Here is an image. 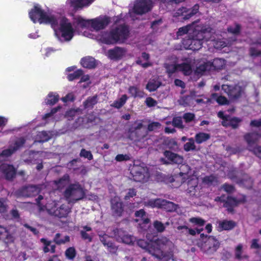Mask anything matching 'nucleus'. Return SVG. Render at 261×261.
Segmentation results:
<instances>
[{
	"label": "nucleus",
	"mask_w": 261,
	"mask_h": 261,
	"mask_svg": "<svg viewBox=\"0 0 261 261\" xmlns=\"http://www.w3.org/2000/svg\"><path fill=\"white\" fill-rule=\"evenodd\" d=\"M190 222L194 224V226H202L205 223V221L198 217L191 218L189 220Z\"/></svg>",
	"instance_id": "nucleus-47"
},
{
	"label": "nucleus",
	"mask_w": 261,
	"mask_h": 261,
	"mask_svg": "<svg viewBox=\"0 0 261 261\" xmlns=\"http://www.w3.org/2000/svg\"><path fill=\"white\" fill-rule=\"evenodd\" d=\"M111 204L113 215L115 216H120L123 212V208L122 203L120 202L119 198L115 197L112 200Z\"/></svg>",
	"instance_id": "nucleus-25"
},
{
	"label": "nucleus",
	"mask_w": 261,
	"mask_h": 261,
	"mask_svg": "<svg viewBox=\"0 0 261 261\" xmlns=\"http://www.w3.org/2000/svg\"><path fill=\"white\" fill-rule=\"evenodd\" d=\"M234 226V223L230 221H224L220 222L219 227L221 229L229 230L232 229Z\"/></svg>",
	"instance_id": "nucleus-36"
},
{
	"label": "nucleus",
	"mask_w": 261,
	"mask_h": 261,
	"mask_svg": "<svg viewBox=\"0 0 261 261\" xmlns=\"http://www.w3.org/2000/svg\"><path fill=\"white\" fill-rule=\"evenodd\" d=\"M100 240L105 246L107 247L108 250L112 253H115L117 250L116 246L114 245L110 241V238L107 234L102 235L101 233L99 234Z\"/></svg>",
	"instance_id": "nucleus-24"
},
{
	"label": "nucleus",
	"mask_w": 261,
	"mask_h": 261,
	"mask_svg": "<svg viewBox=\"0 0 261 261\" xmlns=\"http://www.w3.org/2000/svg\"><path fill=\"white\" fill-rule=\"evenodd\" d=\"M65 196L70 202L79 200L85 197L92 200L97 199V196L94 194L86 195L84 189L78 183L70 185L65 191Z\"/></svg>",
	"instance_id": "nucleus-9"
},
{
	"label": "nucleus",
	"mask_w": 261,
	"mask_h": 261,
	"mask_svg": "<svg viewBox=\"0 0 261 261\" xmlns=\"http://www.w3.org/2000/svg\"><path fill=\"white\" fill-rule=\"evenodd\" d=\"M129 159L128 155L123 154H118L115 158L116 160L118 162L126 161Z\"/></svg>",
	"instance_id": "nucleus-60"
},
{
	"label": "nucleus",
	"mask_w": 261,
	"mask_h": 261,
	"mask_svg": "<svg viewBox=\"0 0 261 261\" xmlns=\"http://www.w3.org/2000/svg\"><path fill=\"white\" fill-rule=\"evenodd\" d=\"M59 96L56 93H50L46 97L45 102L47 105H53L59 100Z\"/></svg>",
	"instance_id": "nucleus-34"
},
{
	"label": "nucleus",
	"mask_w": 261,
	"mask_h": 261,
	"mask_svg": "<svg viewBox=\"0 0 261 261\" xmlns=\"http://www.w3.org/2000/svg\"><path fill=\"white\" fill-rule=\"evenodd\" d=\"M222 89L232 99L239 97L244 92V89L240 85L233 87L227 85H223Z\"/></svg>",
	"instance_id": "nucleus-19"
},
{
	"label": "nucleus",
	"mask_w": 261,
	"mask_h": 261,
	"mask_svg": "<svg viewBox=\"0 0 261 261\" xmlns=\"http://www.w3.org/2000/svg\"><path fill=\"white\" fill-rule=\"evenodd\" d=\"M83 67L88 68H92L95 66V59L90 57H87L83 58L81 61Z\"/></svg>",
	"instance_id": "nucleus-30"
},
{
	"label": "nucleus",
	"mask_w": 261,
	"mask_h": 261,
	"mask_svg": "<svg viewBox=\"0 0 261 261\" xmlns=\"http://www.w3.org/2000/svg\"><path fill=\"white\" fill-rule=\"evenodd\" d=\"M40 192V189L35 186H31L25 188L23 191V196H33Z\"/></svg>",
	"instance_id": "nucleus-28"
},
{
	"label": "nucleus",
	"mask_w": 261,
	"mask_h": 261,
	"mask_svg": "<svg viewBox=\"0 0 261 261\" xmlns=\"http://www.w3.org/2000/svg\"><path fill=\"white\" fill-rule=\"evenodd\" d=\"M73 94L72 93H69L67 94L65 97L62 98V100L64 102H67L69 101H72L73 99Z\"/></svg>",
	"instance_id": "nucleus-64"
},
{
	"label": "nucleus",
	"mask_w": 261,
	"mask_h": 261,
	"mask_svg": "<svg viewBox=\"0 0 261 261\" xmlns=\"http://www.w3.org/2000/svg\"><path fill=\"white\" fill-rule=\"evenodd\" d=\"M76 22L82 28H91L98 31L107 27L110 22V18L105 15H101L93 19H84L78 16Z\"/></svg>",
	"instance_id": "nucleus-8"
},
{
	"label": "nucleus",
	"mask_w": 261,
	"mask_h": 261,
	"mask_svg": "<svg viewBox=\"0 0 261 261\" xmlns=\"http://www.w3.org/2000/svg\"><path fill=\"white\" fill-rule=\"evenodd\" d=\"M69 182V176L67 175H64L58 181H54V188L55 189L61 190L63 187L67 185Z\"/></svg>",
	"instance_id": "nucleus-31"
},
{
	"label": "nucleus",
	"mask_w": 261,
	"mask_h": 261,
	"mask_svg": "<svg viewBox=\"0 0 261 261\" xmlns=\"http://www.w3.org/2000/svg\"><path fill=\"white\" fill-rule=\"evenodd\" d=\"M53 136L51 132H39L35 139V142H43L48 141Z\"/></svg>",
	"instance_id": "nucleus-29"
},
{
	"label": "nucleus",
	"mask_w": 261,
	"mask_h": 261,
	"mask_svg": "<svg viewBox=\"0 0 261 261\" xmlns=\"http://www.w3.org/2000/svg\"><path fill=\"white\" fill-rule=\"evenodd\" d=\"M126 54V50L123 48L116 47L109 50L107 56L112 60H119L123 57Z\"/></svg>",
	"instance_id": "nucleus-23"
},
{
	"label": "nucleus",
	"mask_w": 261,
	"mask_h": 261,
	"mask_svg": "<svg viewBox=\"0 0 261 261\" xmlns=\"http://www.w3.org/2000/svg\"><path fill=\"white\" fill-rule=\"evenodd\" d=\"M188 140L189 142L184 145V148L185 150L189 151L194 150L195 149V145L194 139L193 138H190Z\"/></svg>",
	"instance_id": "nucleus-46"
},
{
	"label": "nucleus",
	"mask_w": 261,
	"mask_h": 261,
	"mask_svg": "<svg viewBox=\"0 0 261 261\" xmlns=\"http://www.w3.org/2000/svg\"><path fill=\"white\" fill-rule=\"evenodd\" d=\"M240 30V27L238 25H234L233 27H231L228 29V31L229 33H232L233 34H237L239 33Z\"/></svg>",
	"instance_id": "nucleus-56"
},
{
	"label": "nucleus",
	"mask_w": 261,
	"mask_h": 261,
	"mask_svg": "<svg viewBox=\"0 0 261 261\" xmlns=\"http://www.w3.org/2000/svg\"><path fill=\"white\" fill-rule=\"evenodd\" d=\"M95 0H67L65 9L70 11L88 7Z\"/></svg>",
	"instance_id": "nucleus-17"
},
{
	"label": "nucleus",
	"mask_w": 261,
	"mask_h": 261,
	"mask_svg": "<svg viewBox=\"0 0 261 261\" xmlns=\"http://www.w3.org/2000/svg\"><path fill=\"white\" fill-rule=\"evenodd\" d=\"M179 169L180 173L179 175L176 176L175 179L173 177H170L169 182L173 183L171 186L172 187L177 188L180 186V183L178 181V180H182L183 183L188 180L187 185L189 186L188 189V192L191 195H195L196 194L194 190L197 187L198 181L197 175H195V173L190 169L189 166L186 164L181 165L180 166Z\"/></svg>",
	"instance_id": "nucleus-4"
},
{
	"label": "nucleus",
	"mask_w": 261,
	"mask_h": 261,
	"mask_svg": "<svg viewBox=\"0 0 261 261\" xmlns=\"http://www.w3.org/2000/svg\"><path fill=\"white\" fill-rule=\"evenodd\" d=\"M8 122V118L0 116V133L2 132L3 128L6 126Z\"/></svg>",
	"instance_id": "nucleus-52"
},
{
	"label": "nucleus",
	"mask_w": 261,
	"mask_h": 261,
	"mask_svg": "<svg viewBox=\"0 0 261 261\" xmlns=\"http://www.w3.org/2000/svg\"><path fill=\"white\" fill-rule=\"evenodd\" d=\"M66 256L67 258L70 259H73L75 255V250L74 248L70 247L65 252Z\"/></svg>",
	"instance_id": "nucleus-50"
},
{
	"label": "nucleus",
	"mask_w": 261,
	"mask_h": 261,
	"mask_svg": "<svg viewBox=\"0 0 261 261\" xmlns=\"http://www.w3.org/2000/svg\"><path fill=\"white\" fill-rule=\"evenodd\" d=\"M127 96L124 94L118 100H116L111 105V106L119 109L122 107L126 102Z\"/></svg>",
	"instance_id": "nucleus-39"
},
{
	"label": "nucleus",
	"mask_w": 261,
	"mask_h": 261,
	"mask_svg": "<svg viewBox=\"0 0 261 261\" xmlns=\"http://www.w3.org/2000/svg\"><path fill=\"white\" fill-rule=\"evenodd\" d=\"M4 236H6L7 243H11L14 241V237L8 233L5 228L0 226V237L4 238Z\"/></svg>",
	"instance_id": "nucleus-40"
},
{
	"label": "nucleus",
	"mask_w": 261,
	"mask_h": 261,
	"mask_svg": "<svg viewBox=\"0 0 261 261\" xmlns=\"http://www.w3.org/2000/svg\"><path fill=\"white\" fill-rule=\"evenodd\" d=\"M198 246L204 253L210 255L216 251L219 246V243L213 237H205L198 243Z\"/></svg>",
	"instance_id": "nucleus-13"
},
{
	"label": "nucleus",
	"mask_w": 261,
	"mask_h": 261,
	"mask_svg": "<svg viewBox=\"0 0 261 261\" xmlns=\"http://www.w3.org/2000/svg\"><path fill=\"white\" fill-rule=\"evenodd\" d=\"M136 221L139 222L140 227L145 230L146 225L148 224L149 220L143 210H140L135 213Z\"/></svg>",
	"instance_id": "nucleus-22"
},
{
	"label": "nucleus",
	"mask_w": 261,
	"mask_h": 261,
	"mask_svg": "<svg viewBox=\"0 0 261 261\" xmlns=\"http://www.w3.org/2000/svg\"><path fill=\"white\" fill-rule=\"evenodd\" d=\"M161 85L159 77L150 79L146 86V89L150 92L155 91Z\"/></svg>",
	"instance_id": "nucleus-27"
},
{
	"label": "nucleus",
	"mask_w": 261,
	"mask_h": 261,
	"mask_svg": "<svg viewBox=\"0 0 261 261\" xmlns=\"http://www.w3.org/2000/svg\"><path fill=\"white\" fill-rule=\"evenodd\" d=\"M128 92L130 95L134 97L142 98L144 96L143 91L140 90L136 86H131L128 88Z\"/></svg>",
	"instance_id": "nucleus-33"
},
{
	"label": "nucleus",
	"mask_w": 261,
	"mask_h": 261,
	"mask_svg": "<svg viewBox=\"0 0 261 261\" xmlns=\"http://www.w3.org/2000/svg\"><path fill=\"white\" fill-rule=\"evenodd\" d=\"M164 155L168 160L165 163H175L180 164L183 162V158L176 153L171 152L169 151L164 152Z\"/></svg>",
	"instance_id": "nucleus-26"
},
{
	"label": "nucleus",
	"mask_w": 261,
	"mask_h": 261,
	"mask_svg": "<svg viewBox=\"0 0 261 261\" xmlns=\"http://www.w3.org/2000/svg\"><path fill=\"white\" fill-rule=\"evenodd\" d=\"M60 109H61V107H58V108H54V109H52L50 113L45 114V115L44 116V118L45 119H49L50 118H52L53 116H54V115L55 113H56Z\"/></svg>",
	"instance_id": "nucleus-54"
},
{
	"label": "nucleus",
	"mask_w": 261,
	"mask_h": 261,
	"mask_svg": "<svg viewBox=\"0 0 261 261\" xmlns=\"http://www.w3.org/2000/svg\"><path fill=\"white\" fill-rule=\"evenodd\" d=\"M219 118L222 119V124L223 126H231L233 128H236L238 125L240 120L236 118H230V117L224 114V112L220 111L218 113Z\"/></svg>",
	"instance_id": "nucleus-21"
},
{
	"label": "nucleus",
	"mask_w": 261,
	"mask_h": 261,
	"mask_svg": "<svg viewBox=\"0 0 261 261\" xmlns=\"http://www.w3.org/2000/svg\"><path fill=\"white\" fill-rule=\"evenodd\" d=\"M154 228L156 229V230L159 232H162L165 229V226L163 223L159 221H155L153 224Z\"/></svg>",
	"instance_id": "nucleus-53"
},
{
	"label": "nucleus",
	"mask_w": 261,
	"mask_h": 261,
	"mask_svg": "<svg viewBox=\"0 0 261 261\" xmlns=\"http://www.w3.org/2000/svg\"><path fill=\"white\" fill-rule=\"evenodd\" d=\"M194 118V115L192 113H186L184 115V119L186 122L191 121Z\"/></svg>",
	"instance_id": "nucleus-61"
},
{
	"label": "nucleus",
	"mask_w": 261,
	"mask_h": 261,
	"mask_svg": "<svg viewBox=\"0 0 261 261\" xmlns=\"http://www.w3.org/2000/svg\"><path fill=\"white\" fill-rule=\"evenodd\" d=\"M199 6L195 5L192 8L182 7L178 9L174 13V17H181L182 19H188L193 15L195 14L198 11Z\"/></svg>",
	"instance_id": "nucleus-16"
},
{
	"label": "nucleus",
	"mask_w": 261,
	"mask_h": 261,
	"mask_svg": "<svg viewBox=\"0 0 261 261\" xmlns=\"http://www.w3.org/2000/svg\"><path fill=\"white\" fill-rule=\"evenodd\" d=\"M83 74V71L81 69H78L74 71L72 73H69L67 74V79L69 81H73L76 79L79 78L81 75Z\"/></svg>",
	"instance_id": "nucleus-44"
},
{
	"label": "nucleus",
	"mask_w": 261,
	"mask_h": 261,
	"mask_svg": "<svg viewBox=\"0 0 261 261\" xmlns=\"http://www.w3.org/2000/svg\"><path fill=\"white\" fill-rule=\"evenodd\" d=\"M145 102L149 107L155 106L157 104L156 101L151 97L147 98Z\"/></svg>",
	"instance_id": "nucleus-57"
},
{
	"label": "nucleus",
	"mask_w": 261,
	"mask_h": 261,
	"mask_svg": "<svg viewBox=\"0 0 261 261\" xmlns=\"http://www.w3.org/2000/svg\"><path fill=\"white\" fill-rule=\"evenodd\" d=\"M149 56V55L143 53L142 54L141 57L139 58L137 61V63L141 65L143 67L146 68L151 65V64L148 61Z\"/></svg>",
	"instance_id": "nucleus-32"
},
{
	"label": "nucleus",
	"mask_w": 261,
	"mask_h": 261,
	"mask_svg": "<svg viewBox=\"0 0 261 261\" xmlns=\"http://www.w3.org/2000/svg\"><path fill=\"white\" fill-rule=\"evenodd\" d=\"M77 113V111L74 110H71L67 112L65 117L69 119L70 118H72V117L74 116Z\"/></svg>",
	"instance_id": "nucleus-62"
},
{
	"label": "nucleus",
	"mask_w": 261,
	"mask_h": 261,
	"mask_svg": "<svg viewBox=\"0 0 261 261\" xmlns=\"http://www.w3.org/2000/svg\"><path fill=\"white\" fill-rule=\"evenodd\" d=\"M245 138L249 146V149L252 150L254 154L261 159V147L257 146L255 147L254 149H252L251 148L253 144H255L260 138H261V135L258 134L250 133L246 135Z\"/></svg>",
	"instance_id": "nucleus-18"
},
{
	"label": "nucleus",
	"mask_w": 261,
	"mask_h": 261,
	"mask_svg": "<svg viewBox=\"0 0 261 261\" xmlns=\"http://www.w3.org/2000/svg\"><path fill=\"white\" fill-rule=\"evenodd\" d=\"M130 174L133 179L138 182H146L150 177L148 169L143 165H134L130 169Z\"/></svg>",
	"instance_id": "nucleus-14"
},
{
	"label": "nucleus",
	"mask_w": 261,
	"mask_h": 261,
	"mask_svg": "<svg viewBox=\"0 0 261 261\" xmlns=\"http://www.w3.org/2000/svg\"><path fill=\"white\" fill-rule=\"evenodd\" d=\"M128 36V30L126 26L120 23L110 32H103L95 37V39L105 44H113L123 42Z\"/></svg>",
	"instance_id": "nucleus-5"
},
{
	"label": "nucleus",
	"mask_w": 261,
	"mask_h": 261,
	"mask_svg": "<svg viewBox=\"0 0 261 261\" xmlns=\"http://www.w3.org/2000/svg\"><path fill=\"white\" fill-rule=\"evenodd\" d=\"M243 246L240 244L237 246L236 249V256L238 259H242L246 257V255H242Z\"/></svg>",
	"instance_id": "nucleus-49"
},
{
	"label": "nucleus",
	"mask_w": 261,
	"mask_h": 261,
	"mask_svg": "<svg viewBox=\"0 0 261 261\" xmlns=\"http://www.w3.org/2000/svg\"><path fill=\"white\" fill-rule=\"evenodd\" d=\"M161 208H164L167 211H173L176 209V205L172 202L162 200Z\"/></svg>",
	"instance_id": "nucleus-35"
},
{
	"label": "nucleus",
	"mask_w": 261,
	"mask_h": 261,
	"mask_svg": "<svg viewBox=\"0 0 261 261\" xmlns=\"http://www.w3.org/2000/svg\"><path fill=\"white\" fill-rule=\"evenodd\" d=\"M216 180V178L214 176H206L203 178V182L209 184H212Z\"/></svg>",
	"instance_id": "nucleus-59"
},
{
	"label": "nucleus",
	"mask_w": 261,
	"mask_h": 261,
	"mask_svg": "<svg viewBox=\"0 0 261 261\" xmlns=\"http://www.w3.org/2000/svg\"><path fill=\"white\" fill-rule=\"evenodd\" d=\"M225 64V61L222 59L219 58L214 59L212 63L203 61L197 68L196 72L198 74H201L205 71L212 69L213 68L220 69L222 68Z\"/></svg>",
	"instance_id": "nucleus-15"
},
{
	"label": "nucleus",
	"mask_w": 261,
	"mask_h": 261,
	"mask_svg": "<svg viewBox=\"0 0 261 261\" xmlns=\"http://www.w3.org/2000/svg\"><path fill=\"white\" fill-rule=\"evenodd\" d=\"M37 202L40 204L39 201ZM57 205H59L58 203L55 201H51L46 204L44 208L42 207L40 205H39V206L41 211H44L45 209L47 212L50 215L59 217H66L70 212V208L66 205H62L58 209L57 208Z\"/></svg>",
	"instance_id": "nucleus-12"
},
{
	"label": "nucleus",
	"mask_w": 261,
	"mask_h": 261,
	"mask_svg": "<svg viewBox=\"0 0 261 261\" xmlns=\"http://www.w3.org/2000/svg\"><path fill=\"white\" fill-rule=\"evenodd\" d=\"M78 17L75 18L73 23L65 17H62L57 20L55 24L51 25L55 30V34L57 39L62 42L70 41L75 35L76 32H79V28H82L76 22Z\"/></svg>",
	"instance_id": "nucleus-2"
},
{
	"label": "nucleus",
	"mask_w": 261,
	"mask_h": 261,
	"mask_svg": "<svg viewBox=\"0 0 261 261\" xmlns=\"http://www.w3.org/2000/svg\"><path fill=\"white\" fill-rule=\"evenodd\" d=\"M41 241L44 245L43 250L45 252H51L53 253L55 252V246L54 245H51L50 242L44 239H42Z\"/></svg>",
	"instance_id": "nucleus-38"
},
{
	"label": "nucleus",
	"mask_w": 261,
	"mask_h": 261,
	"mask_svg": "<svg viewBox=\"0 0 261 261\" xmlns=\"http://www.w3.org/2000/svg\"><path fill=\"white\" fill-rule=\"evenodd\" d=\"M162 200L161 199H151L148 202H145V205L151 207H161Z\"/></svg>",
	"instance_id": "nucleus-41"
},
{
	"label": "nucleus",
	"mask_w": 261,
	"mask_h": 261,
	"mask_svg": "<svg viewBox=\"0 0 261 261\" xmlns=\"http://www.w3.org/2000/svg\"><path fill=\"white\" fill-rule=\"evenodd\" d=\"M29 15L30 18L34 23H49L54 25L56 21V17L52 14L51 11L48 8L43 9L40 5L38 4L34 5L30 10Z\"/></svg>",
	"instance_id": "nucleus-6"
},
{
	"label": "nucleus",
	"mask_w": 261,
	"mask_h": 261,
	"mask_svg": "<svg viewBox=\"0 0 261 261\" xmlns=\"http://www.w3.org/2000/svg\"><path fill=\"white\" fill-rule=\"evenodd\" d=\"M161 127V124L159 122H152L148 125V129L149 130H154Z\"/></svg>",
	"instance_id": "nucleus-55"
},
{
	"label": "nucleus",
	"mask_w": 261,
	"mask_h": 261,
	"mask_svg": "<svg viewBox=\"0 0 261 261\" xmlns=\"http://www.w3.org/2000/svg\"><path fill=\"white\" fill-rule=\"evenodd\" d=\"M242 198L240 199L239 200H237L232 197H228L227 199V202L224 204V206H227V203H230L232 205H237L239 202H242L245 200V197L244 196H242Z\"/></svg>",
	"instance_id": "nucleus-48"
},
{
	"label": "nucleus",
	"mask_w": 261,
	"mask_h": 261,
	"mask_svg": "<svg viewBox=\"0 0 261 261\" xmlns=\"http://www.w3.org/2000/svg\"><path fill=\"white\" fill-rule=\"evenodd\" d=\"M114 233L116 239L119 242L130 245L133 244L136 241V239L133 236L126 234L122 230H118Z\"/></svg>",
	"instance_id": "nucleus-20"
},
{
	"label": "nucleus",
	"mask_w": 261,
	"mask_h": 261,
	"mask_svg": "<svg viewBox=\"0 0 261 261\" xmlns=\"http://www.w3.org/2000/svg\"><path fill=\"white\" fill-rule=\"evenodd\" d=\"M176 62V60L174 59L173 61H169L165 63V67L169 75L178 71H182L185 75H189L192 72V59H187L180 64H177Z\"/></svg>",
	"instance_id": "nucleus-10"
},
{
	"label": "nucleus",
	"mask_w": 261,
	"mask_h": 261,
	"mask_svg": "<svg viewBox=\"0 0 261 261\" xmlns=\"http://www.w3.org/2000/svg\"><path fill=\"white\" fill-rule=\"evenodd\" d=\"M209 35L204 33L197 34L188 36V38L185 39L182 42L183 48L187 49L193 50H198L201 48L203 42L210 41L209 44H212L216 49H221L229 44L225 41H221L219 35L213 33L212 29L207 30Z\"/></svg>",
	"instance_id": "nucleus-1"
},
{
	"label": "nucleus",
	"mask_w": 261,
	"mask_h": 261,
	"mask_svg": "<svg viewBox=\"0 0 261 261\" xmlns=\"http://www.w3.org/2000/svg\"><path fill=\"white\" fill-rule=\"evenodd\" d=\"M97 102V97L96 96H93L92 97L89 98L85 102V107L86 108H88L92 106L95 105Z\"/></svg>",
	"instance_id": "nucleus-51"
},
{
	"label": "nucleus",
	"mask_w": 261,
	"mask_h": 261,
	"mask_svg": "<svg viewBox=\"0 0 261 261\" xmlns=\"http://www.w3.org/2000/svg\"><path fill=\"white\" fill-rule=\"evenodd\" d=\"M212 98L216 100L220 105H225L228 103V100L224 96H218L217 94H213L212 95Z\"/></svg>",
	"instance_id": "nucleus-43"
},
{
	"label": "nucleus",
	"mask_w": 261,
	"mask_h": 261,
	"mask_svg": "<svg viewBox=\"0 0 261 261\" xmlns=\"http://www.w3.org/2000/svg\"><path fill=\"white\" fill-rule=\"evenodd\" d=\"M24 143L23 138L18 139L14 144L8 149L4 150L0 154V176L5 175L8 179H11L15 174V168L11 165L1 163L6 158L11 155L15 151Z\"/></svg>",
	"instance_id": "nucleus-7"
},
{
	"label": "nucleus",
	"mask_w": 261,
	"mask_h": 261,
	"mask_svg": "<svg viewBox=\"0 0 261 261\" xmlns=\"http://www.w3.org/2000/svg\"><path fill=\"white\" fill-rule=\"evenodd\" d=\"M250 125L253 127H260L261 126V119L254 120L251 122Z\"/></svg>",
	"instance_id": "nucleus-63"
},
{
	"label": "nucleus",
	"mask_w": 261,
	"mask_h": 261,
	"mask_svg": "<svg viewBox=\"0 0 261 261\" xmlns=\"http://www.w3.org/2000/svg\"><path fill=\"white\" fill-rule=\"evenodd\" d=\"M138 244L140 247L147 250L152 256L165 261H167L168 258H166L164 252L173 247L172 243L166 238L150 240L149 243L143 240H139Z\"/></svg>",
	"instance_id": "nucleus-3"
},
{
	"label": "nucleus",
	"mask_w": 261,
	"mask_h": 261,
	"mask_svg": "<svg viewBox=\"0 0 261 261\" xmlns=\"http://www.w3.org/2000/svg\"><path fill=\"white\" fill-rule=\"evenodd\" d=\"M165 123L167 125L172 123V126H173L180 128H183L181 118L180 117H176L174 118L172 122H171V121H166Z\"/></svg>",
	"instance_id": "nucleus-37"
},
{
	"label": "nucleus",
	"mask_w": 261,
	"mask_h": 261,
	"mask_svg": "<svg viewBox=\"0 0 261 261\" xmlns=\"http://www.w3.org/2000/svg\"><path fill=\"white\" fill-rule=\"evenodd\" d=\"M210 138L208 134L203 133H200L197 134L195 136L196 141L197 143H201L202 142L205 141Z\"/></svg>",
	"instance_id": "nucleus-42"
},
{
	"label": "nucleus",
	"mask_w": 261,
	"mask_h": 261,
	"mask_svg": "<svg viewBox=\"0 0 261 261\" xmlns=\"http://www.w3.org/2000/svg\"><path fill=\"white\" fill-rule=\"evenodd\" d=\"M211 29L209 27L204 26L199 21H195L190 25L180 28L177 33L178 36L187 34L188 37L201 32L209 35L207 30Z\"/></svg>",
	"instance_id": "nucleus-11"
},
{
	"label": "nucleus",
	"mask_w": 261,
	"mask_h": 261,
	"mask_svg": "<svg viewBox=\"0 0 261 261\" xmlns=\"http://www.w3.org/2000/svg\"><path fill=\"white\" fill-rule=\"evenodd\" d=\"M80 154L81 156L86 158L89 160H91L92 159V155L91 152L85 149L82 150Z\"/></svg>",
	"instance_id": "nucleus-58"
},
{
	"label": "nucleus",
	"mask_w": 261,
	"mask_h": 261,
	"mask_svg": "<svg viewBox=\"0 0 261 261\" xmlns=\"http://www.w3.org/2000/svg\"><path fill=\"white\" fill-rule=\"evenodd\" d=\"M69 241V237L67 236H65L61 237V235L59 233H57L56 235L55 238V241L56 243L60 244H64L66 242H67Z\"/></svg>",
	"instance_id": "nucleus-45"
}]
</instances>
